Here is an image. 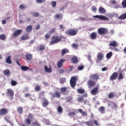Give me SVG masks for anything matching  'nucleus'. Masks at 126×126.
Returning a JSON list of instances; mask_svg holds the SVG:
<instances>
[{
	"label": "nucleus",
	"mask_w": 126,
	"mask_h": 126,
	"mask_svg": "<svg viewBox=\"0 0 126 126\" xmlns=\"http://www.w3.org/2000/svg\"><path fill=\"white\" fill-rule=\"evenodd\" d=\"M52 41L50 42V45H54V44H57L62 41V37L59 36H53L52 37Z\"/></svg>",
	"instance_id": "1"
},
{
	"label": "nucleus",
	"mask_w": 126,
	"mask_h": 126,
	"mask_svg": "<svg viewBox=\"0 0 126 126\" xmlns=\"http://www.w3.org/2000/svg\"><path fill=\"white\" fill-rule=\"evenodd\" d=\"M97 32L99 35H107L109 31L106 28H100L98 29Z\"/></svg>",
	"instance_id": "2"
},
{
	"label": "nucleus",
	"mask_w": 126,
	"mask_h": 126,
	"mask_svg": "<svg viewBox=\"0 0 126 126\" xmlns=\"http://www.w3.org/2000/svg\"><path fill=\"white\" fill-rule=\"evenodd\" d=\"M77 81V78L74 76L71 78L70 80V84L72 88H74L76 86V82Z\"/></svg>",
	"instance_id": "3"
},
{
	"label": "nucleus",
	"mask_w": 126,
	"mask_h": 126,
	"mask_svg": "<svg viewBox=\"0 0 126 126\" xmlns=\"http://www.w3.org/2000/svg\"><path fill=\"white\" fill-rule=\"evenodd\" d=\"M78 31L75 30L74 29H70L68 31H66L65 33L66 35H70V36H75L77 34Z\"/></svg>",
	"instance_id": "4"
},
{
	"label": "nucleus",
	"mask_w": 126,
	"mask_h": 126,
	"mask_svg": "<svg viewBox=\"0 0 126 126\" xmlns=\"http://www.w3.org/2000/svg\"><path fill=\"white\" fill-rule=\"evenodd\" d=\"M103 59H104V54L101 52H99L97 55L96 63L101 62V61H103Z\"/></svg>",
	"instance_id": "5"
},
{
	"label": "nucleus",
	"mask_w": 126,
	"mask_h": 126,
	"mask_svg": "<svg viewBox=\"0 0 126 126\" xmlns=\"http://www.w3.org/2000/svg\"><path fill=\"white\" fill-rule=\"evenodd\" d=\"M93 17L94 18H98V19H100L101 20H109V18L103 15H96L95 16H93Z\"/></svg>",
	"instance_id": "6"
},
{
	"label": "nucleus",
	"mask_w": 126,
	"mask_h": 126,
	"mask_svg": "<svg viewBox=\"0 0 126 126\" xmlns=\"http://www.w3.org/2000/svg\"><path fill=\"white\" fill-rule=\"evenodd\" d=\"M118 76H119V73L118 72H114L110 77V80H116L117 78H118Z\"/></svg>",
	"instance_id": "7"
},
{
	"label": "nucleus",
	"mask_w": 126,
	"mask_h": 126,
	"mask_svg": "<svg viewBox=\"0 0 126 126\" xmlns=\"http://www.w3.org/2000/svg\"><path fill=\"white\" fill-rule=\"evenodd\" d=\"M8 113L7 108H2L0 109V116H5Z\"/></svg>",
	"instance_id": "8"
},
{
	"label": "nucleus",
	"mask_w": 126,
	"mask_h": 126,
	"mask_svg": "<svg viewBox=\"0 0 126 126\" xmlns=\"http://www.w3.org/2000/svg\"><path fill=\"white\" fill-rule=\"evenodd\" d=\"M42 105L43 107L46 108V107H47L49 105V100H48V99L44 97L43 98H42Z\"/></svg>",
	"instance_id": "9"
},
{
	"label": "nucleus",
	"mask_w": 126,
	"mask_h": 126,
	"mask_svg": "<svg viewBox=\"0 0 126 126\" xmlns=\"http://www.w3.org/2000/svg\"><path fill=\"white\" fill-rule=\"evenodd\" d=\"M7 95L8 96H9V97H11L12 99H13V96H14V93H13V91L11 89H7V92H6Z\"/></svg>",
	"instance_id": "10"
},
{
	"label": "nucleus",
	"mask_w": 126,
	"mask_h": 126,
	"mask_svg": "<svg viewBox=\"0 0 126 126\" xmlns=\"http://www.w3.org/2000/svg\"><path fill=\"white\" fill-rule=\"evenodd\" d=\"M65 62V60L64 59H61L57 63V66L59 67V68H61V67H63V63Z\"/></svg>",
	"instance_id": "11"
},
{
	"label": "nucleus",
	"mask_w": 126,
	"mask_h": 126,
	"mask_svg": "<svg viewBox=\"0 0 126 126\" xmlns=\"http://www.w3.org/2000/svg\"><path fill=\"white\" fill-rule=\"evenodd\" d=\"M87 84L89 88H91V87H93V86H95V84H96V83L95 82L92 81L91 80H89L87 82Z\"/></svg>",
	"instance_id": "12"
},
{
	"label": "nucleus",
	"mask_w": 126,
	"mask_h": 126,
	"mask_svg": "<svg viewBox=\"0 0 126 126\" xmlns=\"http://www.w3.org/2000/svg\"><path fill=\"white\" fill-rule=\"evenodd\" d=\"M90 78L97 81L98 79H100V75L98 74H92L90 76Z\"/></svg>",
	"instance_id": "13"
},
{
	"label": "nucleus",
	"mask_w": 126,
	"mask_h": 126,
	"mask_svg": "<svg viewBox=\"0 0 126 126\" xmlns=\"http://www.w3.org/2000/svg\"><path fill=\"white\" fill-rule=\"evenodd\" d=\"M99 90V87L97 86L96 87L94 88L91 91L92 95H96L98 93V91Z\"/></svg>",
	"instance_id": "14"
},
{
	"label": "nucleus",
	"mask_w": 126,
	"mask_h": 126,
	"mask_svg": "<svg viewBox=\"0 0 126 126\" xmlns=\"http://www.w3.org/2000/svg\"><path fill=\"white\" fill-rule=\"evenodd\" d=\"M22 30H17L13 33V37H17V36H19V35L22 33Z\"/></svg>",
	"instance_id": "15"
},
{
	"label": "nucleus",
	"mask_w": 126,
	"mask_h": 126,
	"mask_svg": "<svg viewBox=\"0 0 126 126\" xmlns=\"http://www.w3.org/2000/svg\"><path fill=\"white\" fill-rule=\"evenodd\" d=\"M51 95H52L53 98H55L56 97V98H61V92H56L55 93V94L51 93Z\"/></svg>",
	"instance_id": "16"
},
{
	"label": "nucleus",
	"mask_w": 126,
	"mask_h": 126,
	"mask_svg": "<svg viewBox=\"0 0 126 126\" xmlns=\"http://www.w3.org/2000/svg\"><path fill=\"white\" fill-rule=\"evenodd\" d=\"M44 69L46 71V72H48V73H51V72L53 71V70H52V66H50V68L48 67V66L45 65L44 66Z\"/></svg>",
	"instance_id": "17"
},
{
	"label": "nucleus",
	"mask_w": 126,
	"mask_h": 126,
	"mask_svg": "<svg viewBox=\"0 0 126 126\" xmlns=\"http://www.w3.org/2000/svg\"><path fill=\"white\" fill-rule=\"evenodd\" d=\"M68 53H69V50L66 48H63L61 51L62 56L63 57L65 54H68Z\"/></svg>",
	"instance_id": "18"
},
{
	"label": "nucleus",
	"mask_w": 126,
	"mask_h": 126,
	"mask_svg": "<svg viewBox=\"0 0 126 126\" xmlns=\"http://www.w3.org/2000/svg\"><path fill=\"white\" fill-rule=\"evenodd\" d=\"M63 15L62 13L56 14L55 15V18H56L57 19H58V20H62V19H63Z\"/></svg>",
	"instance_id": "19"
},
{
	"label": "nucleus",
	"mask_w": 126,
	"mask_h": 126,
	"mask_svg": "<svg viewBox=\"0 0 126 126\" xmlns=\"http://www.w3.org/2000/svg\"><path fill=\"white\" fill-rule=\"evenodd\" d=\"M84 123L85 124V125H86V126H94V125H93V120L87 121L84 122Z\"/></svg>",
	"instance_id": "20"
},
{
	"label": "nucleus",
	"mask_w": 126,
	"mask_h": 126,
	"mask_svg": "<svg viewBox=\"0 0 126 126\" xmlns=\"http://www.w3.org/2000/svg\"><path fill=\"white\" fill-rule=\"evenodd\" d=\"M118 43L116 41H112L109 43L110 47H117Z\"/></svg>",
	"instance_id": "21"
},
{
	"label": "nucleus",
	"mask_w": 126,
	"mask_h": 126,
	"mask_svg": "<svg viewBox=\"0 0 126 126\" xmlns=\"http://www.w3.org/2000/svg\"><path fill=\"white\" fill-rule=\"evenodd\" d=\"M97 38V33L96 32H92L91 34V39L92 40H95Z\"/></svg>",
	"instance_id": "22"
},
{
	"label": "nucleus",
	"mask_w": 126,
	"mask_h": 126,
	"mask_svg": "<svg viewBox=\"0 0 126 126\" xmlns=\"http://www.w3.org/2000/svg\"><path fill=\"white\" fill-rule=\"evenodd\" d=\"M98 12L99 13L103 14L106 12V10L103 7H100L98 9Z\"/></svg>",
	"instance_id": "23"
},
{
	"label": "nucleus",
	"mask_w": 126,
	"mask_h": 126,
	"mask_svg": "<svg viewBox=\"0 0 126 126\" xmlns=\"http://www.w3.org/2000/svg\"><path fill=\"white\" fill-rule=\"evenodd\" d=\"M78 111V112H79V113L82 114L83 117H87L88 115H87V113H86V112H83V110L81 109H79Z\"/></svg>",
	"instance_id": "24"
},
{
	"label": "nucleus",
	"mask_w": 126,
	"mask_h": 126,
	"mask_svg": "<svg viewBox=\"0 0 126 126\" xmlns=\"http://www.w3.org/2000/svg\"><path fill=\"white\" fill-rule=\"evenodd\" d=\"M6 63H9V64H11L12 63V61H11V57L8 56L6 59Z\"/></svg>",
	"instance_id": "25"
},
{
	"label": "nucleus",
	"mask_w": 126,
	"mask_h": 126,
	"mask_svg": "<svg viewBox=\"0 0 126 126\" xmlns=\"http://www.w3.org/2000/svg\"><path fill=\"white\" fill-rule=\"evenodd\" d=\"M17 111L18 113L20 114V115H21V114L23 113V107H19L17 109Z\"/></svg>",
	"instance_id": "26"
},
{
	"label": "nucleus",
	"mask_w": 126,
	"mask_h": 126,
	"mask_svg": "<svg viewBox=\"0 0 126 126\" xmlns=\"http://www.w3.org/2000/svg\"><path fill=\"white\" fill-rule=\"evenodd\" d=\"M3 73L4 75H7V76H9L10 75V71L8 69H6L3 71Z\"/></svg>",
	"instance_id": "27"
},
{
	"label": "nucleus",
	"mask_w": 126,
	"mask_h": 126,
	"mask_svg": "<svg viewBox=\"0 0 126 126\" xmlns=\"http://www.w3.org/2000/svg\"><path fill=\"white\" fill-rule=\"evenodd\" d=\"M29 39V36L27 34H26L23 36H21V39L23 41H24V40H28Z\"/></svg>",
	"instance_id": "28"
},
{
	"label": "nucleus",
	"mask_w": 126,
	"mask_h": 126,
	"mask_svg": "<svg viewBox=\"0 0 126 126\" xmlns=\"http://www.w3.org/2000/svg\"><path fill=\"white\" fill-rule=\"evenodd\" d=\"M118 18L119 19H121V20H125V19H126V13L121 15Z\"/></svg>",
	"instance_id": "29"
},
{
	"label": "nucleus",
	"mask_w": 126,
	"mask_h": 126,
	"mask_svg": "<svg viewBox=\"0 0 126 126\" xmlns=\"http://www.w3.org/2000/svg\"><path fill=\"white\" fill-rule=\"evenodd\" d=\"M32 26L31 25H29L28 26L27 28H26V32H28V33H29L30 32H31L32 31Z\"/></svg>",
	"instance_id": "30"
},
{
	"label": "nucleus",
	"mask_w": 126,
	"mask_h": 126,
	"mask_svg": "<svg viewBox=\"0 0 126 126\" xmlns=\"http://www.w3.org/2000/svg\"><path fill=\"white\" fill-rule=\"evenodd\" d=\"M71 62L73 63H78V59L77 57H73Z\"/></svg>",
	"instance_id": "31"
},
{
	"label": "nucleus",
	"mask_w": 126,
	"mask_h": 126,
	"mask_svg": "<svg viewBox=\"0 0 126 126\" xmlns=\"http://www.w3.org/2000/svg\"><path fill=\"white\" fill-rule=\"evenodd\" d=\"M98 111L101 113V114H105V108L104 106H101L98 108Z\"/></svg>",
	"instance_id": "32"
},
{
	"label": "nucleus",
	"mask_w": 126,
	"mask_h": 126,
	"mask_svg": "<svg viewBox=\"0 0 126 126\" xmlns=\"http://www.w3.org/2000/svg\"><path fill=\"white\" fill-rule=\"evenodd\" d=\"M25 123L26 125H28V126H30V125H31V120H30L29 118H27L25 120Z\"/></svg>",
	"instance_id": "33"
},
{
	"label": "nucleus",
	"mask_w": 126,
	"mask_h": 126,
	"mask_svg": "<svg viewBox=\"0 0 126 126\" xmlns=\"http://www.w3.org/2000/svg\"><path fill=\"white\" fill-rule=\"evenodd\" d=\"M77 91L79 94H84L85 93V90L82 89H77Z\"/></svg>",
	"instance_id": "34"
},
{
	"label": "nucleus",
	"mask_w": 126,
	"mask_h": 126,
	"mask_svg": "<svg viewBox=\"0 0 126 126\" xmlns=\"http://www.w3.org/2000/svg\"><path fill=\"white\" fill-rule=\"evenodd\" d=\"M32 55L28 53L26 55V58L28 60V61H31L32 60Z\"/></svg>",
	"instance_id": "35"
},
{
	"label": "nucleus",
	"mask_w": 126,
	"mask_h": 126,
	"mask_svg": "<svg viewBox=\"0 0 126 126\" xmlns=\"http://www.w3.org/2000/svg\"><path fill=\"white\" fill-rule=\"evenodd\" d=\"M113 56V52H110L106 54V59H111Z\"/></svg>",
	"instance_id": "36"
},
{
	"label": "nucleus",
	"mask_w": 126,
	"mask_h": 126,
	"mask_svg": "<svg viewBox=\"0 0 126 126\" xmlns=\"http://www.w3.org/2000/svg\"><path fill=\"white\" fill-rule=\"evenodd\" d=\"M46 49V47H45V46L44 45H40L38 47V51H44Z\"/></svg>",
	"instance_id": "37"
},
{
	"label": "nucleus",
	"mask_w": 126,
	"mask_h": 126,
	"mask_svg": "<svg viewBox=\"0 0 126 126\" xmlns=\"http://www.w3.org/2000/svg\"><path fill=\"white\" fill-rule=\"evenodd\" d=\"M114 97H115V94H114V92H111L108 94V98H109V99H112V98H114Z\"/></svg>",
	"instance_id": "38"
},
{
	"label": "nucleus",
	"mask_w": 126,
	"mask_h": 126,
	"mask_svg": "<svg viewBox=\"0 0 126 126\" xmlns=\"http://www.w3.org/2000/svg\"><path fill=\"white\" fill-rule=\"evenodd\" d=\"M60 91L62 94L65 93V92H66V87L61 88L60 89Z\"/></svg>",
	"instance_id": "39"
},
{
	"label": "nucleus",
	"mask_w": 126,
	"mask_h": 126,
	"mask_svg": "<svg viewBox=\"0 0 126 126\" xmlns=\"http://www.w3.org/2000/svg\"><path fill=\"white\" fill-rule=\"evenodd\" d=\"M21 68L23 71H26V70H28V67L27 66H22Z\"/></svg>",
	"instance_id": "40"
},
{
	"label": "nucleus",
	"mask_w": 126,
	"mask_h": 126,
	"mask_svg": "<svg viewBox=\"0 0 126 126\" xmlns=\"http://www.w3.org/2000/svg\"><path fill=\"white\" fill-rule=\"evenodd\" d=\"M122 5L123 8H126V0H123Z\"/></svg>",
	"instance_id": "41"
},
{
	"label": "nucleus",
	"mask_w": 126,
	"mask_h": 126,
	"mask_svg": "<svg viewBox=\"0 0 126 126\" xmlns=\"http://www.w3.org/2000/svg\"><path fill=\"white\" fill-rule=\"evenodd\" d=\"M11 84L12 86H15L17 85V82H16L13 80H12L11 82Z\"/></svg>",
	"instance_id": "42"
},
{
	"label": "nucleus",
	"mask_w": 126,
	"mask_h": 126,
	"mask_svg": "<svg viewBox=\"0 0 126 126\" xmlns=\"http://www.w3.org/2000/svg\"><path fill=\"white\" fill-rule=\"evenodd\" d=\"M32 16H33V17H38L39 16L40 14H39V13H36L35 12H33L32 14Z\"/></svg>",
	"instance_id": "43"
},
{
	"label": "nucleus",
	"mask_w": 126,
	"mask_h": 126,
	"mask_svg": "<svg viewBox=\"0 0 126 126\" xmlns=\"http://www.w3.org/2000/svg\"><path fill=\"white\" fill-rule=\"evenodd\" d=\"M72 96H69L66 97V102H71L72 101Z\"/></svg>",
	"instance_id": "44"
},
{
	"label": "nucleus",
	"mask_w": 126,
	"mask_h": 126,
	"mask_svg": "<svg viewBox=\"0 0 126 126\" xmlns=\"http://www.w3.org/2000/svg\"><path fill=\"white\" fill-rule=\"evenodd\" d=\"M71 47H72L73 48V49H77V48H78V44H76V43H73L71 45Z\"/></svg>",
	"instance_id": "45"
},
{
	"label": "nucleus",
	"mask_w": 126,
	"mask_h": 126,
	"mask_svg": "<svg viewBox=\"0 0 126 126\" xmlns=\"http://www.w3.org/2000/svg\"><path fill=\"white\" fill-rule=\"evenodd\" d=\"M0 40H2V41H3L4 40H5V35L2 34L0 35Z\"/></svg>",
	"instance_id": "46"
},
{
	"label": "nucleus",
	"mask_w": 126,
	"mask_h": 126,
	"mask_svg": "<svg viewBox=\"0 0 126 126\" xmlns=\"http://www.w3.org/2000/svg\"><path fill=\"white\" fill-rule=\"evenodd\" d=\"M32 125L33 126H40L37 121H34L32 122Z\"/></svg>",
	"instance_id": "47"
},
{
	"label": "nucleus",
	"mask_w": 126,
	"mask_h": 126,
	"mask_svg": "<svg viewBox=\"0 0 126 126\" xmlns=\"http://www.w3.org/2000/svg\"><path fill=\"white\" fill-rule=\"evenodd\" d=\"M124 78V76L123 75V73H120L118 77V80H121V79H123Z\"/></svg>",
	"instance_id": "48"
},
{
	"label": "nucleus",
	"mask_w": 126,
	"mask_h": 126,
	"mask_svg": "<svg viewBox=\"0 0 126 126\" xmlns=\"http://www.w3.org/2000/svg\"><path fill=\"white\" fill-rule=\"evenodd\" d=\"M58 113H63V108L62 106H60L58 108Z\"/></svg>",
	"instance_id": "49"
},
{
	"label": "nucleus",
	"mask_w": 126,
	"mask_h": 126,
	"mask_svg": "<svg viewBox=\"0 0 126 126\" xmlns=\"http://www.w3.org/2000/svg\"><path fill=\"white\" fill-rule=\"evenodd\" d=\"M34 89L35 91H37V92H38V91H40V90H41V87H40L39 86H37L35 87Z\"/></svg>",
	"instance_id": "50"
},
{
	"label": "nucleus",
	"mask_w": 126,
	"mask_h": 126,
	"mask_svg": "<svg viewBox=\"0 0 126 126\" xmlns=\"http://www.w3.org/2000/svg\"><path fill=\"white\" fill-rule=\"evenodd\" d=\"M51 5L52 7H56V5H57V2L55 1H53L51 2Z\"/></svg>",
	"instance_id": "51"
},
{
	"label": "nucleus",
	"mask_w": 126,
	"mask_h": 126,
	"mask_svg": "<svg viewBox=\"0 0 126 126\" xmlns=\"http://www.w3.org/2000/svg\"><path fill=\"white\" fill-rule=\"evenodd\" d=\"M26 7H27L26 6H25L23 4H21L20 5L19 8H20V9H26Z\"/></svg>",
	"instance_id": "52"
},
{
	"label": "nucleus",
	"mask_w": 126,
	"mask_h": 126,
	"mask_svg": "<svg viewBox=\"0 0 126 126\" xmlns=\"http://www.w3.org/2000/svg\"><path fill=\"white\" fill-rule=\"evenodd\" d=\"M112 107H113L114 108H118V104H117V103H115L114 102H112Z\"/></svg>",
	"instance_id": "53"
},
{
	"label": "nucleus",
	"mask_w": 126,
	"mask_h": 126,
	"mask_svg": "<svg viewBox=\"0 0 126 126\" xmlns=\"http://www.w3.org/2000/svg\"><path fill=\"white\" fill-rule=\"evenodd\" d=\"M83 100V97L82 96H80L77 98L78 102H82Z\"/></svg>",
	"instance_id": "54"
},
{
	"label": "nucleus",
	"mask_w": 126,
	"mask_h": 126,
	"mask_svg": "<svg viewBox=\"0 0 126 126\" xmlns=\"http://www.w3.org/2000/svg\"><path fill=\"white\" fill-rule=\"evenodd\" d=\"M92 10L94 12H95L96 10H97V8H96V6H93L92 7Z\"/></svg>",
	"instance_id": "55"
},
{
	"label": "nucleus",
	"mask_w": 126,
	"mask_h": 126,
	"mask_svg": "<svg viewBox=\"0 0 126 126\" xmlns=\"http://www.w3.org/2000/svg\"><path fill=\"white\" fill-rule=\"evenodd\" d=\"M55 31H56V28H54L53 29L50 30V31H49V33L50 34H53V33H54V32H55Z\"/></svg>",
	"instance_id": "56"
},
{
	"label": "nucleus",
	"mask_w": 126,
	"mask_h": 126,
	"mask_svg": "<svg viewBox=\"0 0 126 126\" xmlns=\"http://www.w3.org/2000/svg\"><path fill=\"white\" fill-rule=\"evenodd\" d=\"M5 121H6L7 123H9V124H10L11 122L10 120H9V119L8 118H7V117L5 116L4 118Z\"/></svg>",
	"instance_id": "57"
},
{
	"label": "nucleus",
	"mask_w": 126,
	"mask_h": 126,
	"mask_svg": "<svg viewBox=\"0 0 126 126\" xmlns=\"http://www.w3.org/2000/svg\"><path fill=\"white\" fill-rule=\"evenodd\" d=\"M84 68V65H82V66H79L78 67V70H82Z\"/></svg>",
	"instance_id": "58"
},
{
	"label": "nucleus",
	"mask_w": 126,
	"mask_h": 126,
	"mask_svg": "<svg viewBox=\"0 0 126 126\" xmlns=\"http://www.w3.org/2000/svg\"><path fill=\"white\" fill-rule=\"evenodd\" d=\"M94 124L96 126H99V123L98 122V121H97V120H94Z\"/></svg>",
	"instance_id": "59"
},
{
	"label": "nucleus",
	"mask_w": 126,
	"mask_h": 126,
	"mask_svg": "<svg viewBox=\"0 0 126 126\" xmlns=\"http://www.w3.org/2000/svg\"><path fill=\"white\" fill-rule=\"evenodd\" d=\"M50 37H51V35L49 34V33H47L45 35V39H49Z\"/></svg>",
	"instance_id": "60"
},
{
	"label": "nucleus",
	"mask_w": 126,
	"mask_h": 126,
	"mask_svg": "<svg viewBox=\"0 0 126 126\" xmlns=\"http://www.w3.org/2000/svg\"><path fill=\"white\" fill-rule=\"evenodd\" d=\"M88 60L90 62V63H93V61L91 59V56L90 55H88Z\"/></svg>",
	"instance_id": "61"
},
{
	"label": "nucleus",
	"mask_w": 126,
	"mask_h": 126,
	"mask_svg": "<svg viewBox=\"0 0 126 126\" xmlns=\"http://www.w3.org/2000/svg\"><path fill=\"white\" fill-rule=\"evenodd\" d=\"M69 116H75V115H76V113L75 112H70L68 113Z\"/></svg>",
	"instance_id": "62"
},
{
	"label": "nucleus",
	"mask_w": 126,
	"mask_h": 126,
	"mask_svg": "<svg viewBox=\"0 0 126 126\" xmlns=\"http://www.w3.org/2000/svg\"><path fill=\"white\" fill-rule=\"evenodd\" d=\"M32 117H33V114L30 113L28 115V119H32Z\"/></svg>",
	"instance_id": "63"
},
{
	"label": "nucleus",
	"mask_w": 126,
	"mask_h": 126,
	"mask_svg": "<svg viewBox=\"0 0 126 126\" xmlns=\"http://www.w3.org/2000/svg\"><path fill=\"white\" fill-rule=\"evenodd\" d=\"M64 82H65V81L63 79H60V83L63 84L64 83Z\"/></svg>",
	"instance_id": "64"
}]
</instances>
